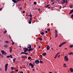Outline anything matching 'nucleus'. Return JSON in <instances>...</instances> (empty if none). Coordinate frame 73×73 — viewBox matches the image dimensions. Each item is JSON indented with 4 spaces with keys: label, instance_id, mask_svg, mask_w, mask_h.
<instances>
[{
    "label": "nucleus",
    "instance_id": "nucleus-10",
    "mask_svg": "<svg viewBox=\"0 0 73 73\" xmlns=\"http://www.w3.org/2000/svg\"><path fill=\"white\" fill-rule=\"evenodd\" d=\"M42 55L43 56H45L46 55V53L45 52H44L42 54Z\"/></svg>",
    "mask_w": 73,
    "mask_h": 73
},
{
    "label": "nucleus",
    "instance_id": "nucleus-49",
    "mask_svg": "<svg viewBox=\"0 0 73 73\" xmlns=\"http://www.w3.org/2000/svg\"><path fill=\"white\" fill-rule=\"evenodd\" d=\"M71 17L72 18H73V14H72L71 16Z\"/></svg>",
    "mask_w": 73,
    "mask_h": 73
},
{
    "label": "nucleus",
    "instance_id": "nucleus-36",
    "mask_svg": "<svg viewBox=\"0 0 73 73\" xmlns=\"http://www.w3.org/2000/svg\"><path fill=\"white\" fill-rule=\"evenodd\" d=\"M31 66L32 68H33L34 67V66L33 64Z\"/></svg>",
    "mask_w": 73,
    "mask_h": 73
},
{
    "label": "nucleus",
    "instance_id": "nucleus-37",
    "mask_svg": "<svg viewBox=\"0 0 73 73\" xmlns=\"http://www.w3.org/2000/svg\"><path fill=\"white\" fill-rule=\"evenodd\" d=\"M10 57L11 58H13V57H12V56L11 55H10Z\"/></svg>",
    "mask_w": 73,
    "mask_h": 73
},
{
    "label": "nucleus",
    "instance_id": "nucleus-11",
    "mask_svg": "<svg viewBox=\"0 0 73 73\" xmlns=\"http://www.w3.org/2000/svg\"><path fill=\"white\" fill-rule=\"evenodd\" d=\"M27 48H32V46L30 44L29 45Z\"/></svg>",
    "mask_w": 73,
    "mask_h": 73
},
{
    "label": "nucleus",
    "instance_id": "nucleus-20",
    "mask_svg": "<svg viewBox=\"0 0 73 73\" xmlns=\"http://www.w3.org/2000/svg\"><path fill=\"white\" fill-rule=\"evenodd\" d=\"M69 46L70 48H72L73 47V45H70Z\"/></svg>",
    "mask_w": 73,
    "mask_h": 73
},
{
    "label": "nucleus",
    "instance_id": "nucleus-28",
    "mask_svg": "<svg viewBox=\"0 0 73 73\" xmlns=\"http://www.w3.org/2000/svg\"><path fill=\"white\" fill-rule=\"evenodd\" d=\"M23 49L24 50H28V48H23Z\"/></svg>",
    "mask_w": 73,
    "mask_h": 73
},
{
    "label": "nucleus",
    "instance_id": "nucleus-1",
    "mask_svg": "<svg viewBox=\"0 0 73 73\" xmlns=\"http://www.w3.org/2000/svg\"><path fill=\"white\" fill-rule=\"evenodd\" d=\"M8 63L6 64L5 65V72H7V69H8Z\"/></svg>",
    "mask_w": 73,
    "mask_h": 73
},
{
    "label": "nucleus",
    "instance_id": "nucleus-47",
    "mask_svg": "<svg viewBox=\"0 0 73 73\" xmlns=\"http://www.w3.org/2000/svg\"><path fill=\"white\" fill-rule=\"evenodd\" d=\"M61 8H62V7L61 6H60V7H59V9H61Z\"/></svg>",
    "mask_w": 73,
    "mask_h": 73
},
{
    "label": "nucleus",
    "instance_id": "nucleus-23",
    "mask_svg": "<svg viewBox=\"0 0 73 73\" xmlns=\"http://www.w3.org/2000/svg\"><path fill=\"white\" fill-rule=\"evenodd\" d=\"M34 4H35V5H36L37 4V2H34Z\"/></svg>",
    "mask_w": 73,
    "mask_h": 73
},
{
    "label": "nucleus",
    "instance_id": "nucleus-16",
    "mask_svg": "<svg viewBox=\"0 0 73 73\" xmlns=\"http://www.w3.org/2000/svg\"><path fill=\"white\" fill-rule=\"evenodd\" d=\"M73 54V52H71V53H68V54L69 55H72Z\"/></svg>",
    "mask_w": 73,
    "mask_h": 73
},
{
    "label": "nucleus",
    "instance_id": "nucleus-8",
    "mask_svg": "<svg viewBox=\"0 0 73 73\" xmlns=\"http://www.w3.org/2000/svg\"><path fill=\"white\" fill-rule=\"evenodd\" d=\"M46 48L47 50H49V49H50V47L49 46H47Z\"/></svg>",
    "mask_w": 73,
    "mask_h": 73
},
{
    "label": "nucleus",
    "instance_id": "nucleus-35",
    "mask_svg": "<svg viewBox=\"0 0 73 73\" xmlns=\"http://www.w3.org/2000/svg\"><path fill=\"white\" fill-rule=\"evenodd\" d=\"M31 15H30V17H31V18H32V15H31Z\"/></svg>",
    "mask_w": 73,
    "mask_h": 73
},
{
    "label": "nucleus",
    "instance_id": "nucleus-33",
    "mask_svg": "<svg viewBox=\"0 0 73 73\" xmlns=\"http://www.w3.org/2000/svg\"><path fill=\"white\" fill-rule=\"evenodd\" d=\"M4 46V47H5V48H7V45H5Z\"/></svg>",
    "mask_w": 73,
    "mask_h": 73
},
{
    "label": "nucleus",
    "instance_id": "nucleus-19",
    "mask_svg": "<svg viewBox=\"0 0 73 73\" xmlns=\"http://www.w3.org/2000/svg\"><path fill=\"white\" fill-rule=\"evenodd\" d=\"M60 52H58L56 55L57 56H58V55L59 54H60Z\"/></svg>",
    "mask_w": 73,
    "mask_h": 73
},
{
    "label": "nucleus",
    "instance_id": "nucleus-56",
    "mask_svg": "<svg viewBox=\"0 0 73 73\" xmlns=\"http://www.w3.org/2000/svg\"><path fill=\"white\" fill-rule=\"evenodd\" d=\"M45 33H48V31H45Z\"/></svg>",
    "mask_w": 73,
    "mask_h": 73
},
{
    "label": "nucleus",
    "instance_id": "nucleus-40",
    "mask_svg": "<svg viewBox=\"0 0 73 73\" xmlns=\"http://www.w3.org/2000/svg\"><path fill=\"white\" fill-rule=\"evenodd\" d=\"M47 31H48V32H49V31H50V29H47Z\"/></svg>",
    "mask_w": 73,
    "mask_h": 73
},
{
    "label": "nucleus",
    "instance_id": "nucleus-25",
    "mask_svg": "<svg viewBox=\"0 0 73 73\" xmlns=\"http://www.w3.org/2000/svg\"><path fill=\"white\" fill-rule=\"evenodd\" d=\"M12 49L11 48V49H10V53L12 52Z\"/></svg>",
    "mask_w": 73,
    "mask_h": 73
},
{
    "label": "nucleus",
    "instance_id": "nucleus-42",
    "mask_svg": "<svg viewBox=\"0 0 73 73\" xmlns=\"http://www.w3.org/2000/svg\"><path fill=\"white\" fill-rule=\"evenodd\" d=\"M25 52H22L21 53V54H24Z\"/></svg>",
    "mask_w": 73,
    "mask_h": 73
},
{
    "label": "nucleus",
    "instance_id": "nucleus-48",
    "mask_svg": "<svg viewBox=\"0 0 73 73\" xmlns=\"http://www.w3.org/2000/svg\"><path fill=\"white\" fill-rule=\"evenodd\" d=\"M45 7L46 8H47L48 7V6L47 5H46L45 6Z\"/></svg>",
    "mask_w": 73,
    "mask_h": 73
},
{
    "label": "nucleus",
    "instance_id": "nucleus-51",
    "mask_svg": "<svg viewBox=\"0 0 73 73\" xmlns=\"http://www.w3.org/2000/svg\"><path fill=\"white\" fill-rule=\"evenodd\" d=\"M20 10H22V7H20Z\"/></svg>",
    "mask_w": 73,
    "mask_h": 73
},
{
    "label": "nucleus",
    "instance_id": "nucleus-18",
    "mask_svg": "<svg viewBox=\"0 0 73 73\" xmlns=\"http://www.w3.org/2000/svg\"><path fill=\"white\" fill-rule=\"evenodd\" d=\"M55 34H57V30H55Z\"/></svg>",
    "mask_w": 73,
    "mask_h": 73
},
{
    "label": "nucleus",
    "instance_id": "nucleus-63",
    "mask_svg": "<svg viewBox=\"0 0 73 73\" xmlns=\"http://www.w3.org/2000/svg\"><path fill=\"white\" fill-rule=\"evenodd\" d=\"M0 70H1V68L0 67Z\"/></svg>",
    "mask_w": 73,
    "mask_h": 73
},
{
    "label": "nucleus",
    "instance_id": "nucleus-6",
    "mask_svg": "<svg viewBox=\"0 0 73 73\" xmlns=\"http://www.w3.org/2000/svg\"><path fill=\"white\" fill-rule=\"evenodd\" d=\"M12 1L13 2V3H17L18 1H19L18 0H12Z\"/></svg>",
    "mask_w": 73,
    "mask_h": 73
},
{
    "label": "nucleus",
    "instance_id": "nucleus-7",
    "mask_svg": "<svg viewBox=\"0 0 73 73\" xmlns=\"http://www.w3.org/2000/svg\"><path fill=\"white\" fill-rule=\"evenodd\" d=\"M61 3L62 4H64V3H65V0H62Z\"/></svg>",
    "mask_w": 73,
    "mask_h": 73
},
{
    "label": "nucleus",
    "instance_id": "nucleus-57",
    "mask_svg": "<svg viewBox=\"0 0 73 73\" xmlns=\"http://www.w3.org/2000/svg\"><path fill=\"white\" fill-rule=\"evenodd\" d=\"M60 57V55H59V56H58V58H59V57Z\"/></svg>",
    "mask_w": 73,
    "mask_h": 73
},
{
    "label": "nucleus",
    "instance_id": "nucleus-30",
    "mask_svg": "<svg viewBox=\"0 0 73 73\" xmlns=\"http://www.w3.org/2000/svg\"><path fill=\"white\" fill-rule=\"evenodd\" d=\"M55 38H56L57 37V36H58V35H57V34H55Z\"/></svg>",
    "mask_w": 73,
    "mask_h": 73
},
{
    "label": "nucleus",
    "instance_id": "nucleus-26",
    "mask_svg": "<svg viewBox=\"0 0 73 73\" xmlns=\"http://www.w3.org/2000/svg\"><path fill=\"white\" fill-rule=\"evenodd\" d=\"M29 65H30V66H31L33 64H32V63H30L29 64Z\"/></svg>",
    "mask_w": 73,
    "mask_h": 73
},
{
    "label": "nucleus",
    "instance_id": "nucleus-59",
    "mask_svg": "<svg viewBox=\"0 0 73 73\" xmlns=\"http://www.w3.org/2000/svg\"><path fill=\"white\" fill-rule=\"evenodd\" d=\"M34 70H35V69H33V71H34Z\"/></svg>",
    "mask_w": 73,
    "mask_h": 73
},
{
    "label": "nucleus",
    "instance_id": "nucleus-21",
    "mask_svg": "<svg viewBox=\"0 0 73 73\" xmlns=\"http://www.w3.org/2000/svg\"><path fill=\"white\" fill-rule=\"evenodd\" d=\"M5 42L6 43H7V44H8V43H9V41H5Z\"/></svg>",
    "mask_w": 73,
    "mask_h": 73
},
{
    "label": "nucleus",
    "instance_id": "nucleus-17",
    "mask_svg": "<svg viewBox=\"0 0 73 73\" xmlns=\"http://www.w3.org/2000/svg\"><path fill=\"white\" fill-rule=\"evenodd\" d=\"M16 60V58H14V59L13 60V62L14 63V62H15V61Z\"/></svg>",
    "mask_w": 73,
    "mask_h": 73
},
{
    "label": "nucleus",
    "instance_id": "nucleus-45",
    "mask_svg": "<svg viewBox=\"0 0 73 73\" xmlns=\"http://www.w3.org/2000/svg\"><path fill=\"white\" fill-rule=\"evenodd\" d=\"M7 58H9L10 57V56H7Z\"/></svg>",
    "mask_w": 73,
    "mask_h": 73
},
{
    "label": "nucleus",
    "instance_id": "nucleus-53",
    "mask_svg": "<svg viewBox=\"0 0 73 73\" xmlns=\"http://www.w3.org/2000/svg\"><path fill=\"white\" fill-rule=\"evenodd\" d=\"M38 11H40V9H38Z\"/></svg>",
    "mask_w": 73,
    "mask_h": 73
},
{
    "label": "nucleus",
    "instance_id": "nucleus-62",
    "mask_svg": "<svg viewBox=\"0 0 73 73\" xmlns=\"http://www.w3.org/2000/svg\"><path fill=\"white\" fill-rule=\"evenodd\" d=\"M20 73H23V72L21 71V72H20Z\"/></svg>",
    "mask_w": 73,
    "mask_h": 73
},
{
    "label": "nucleus",
    "instance_id": "nucleus-9",
    "mask_svg": "<svg viewBox=\"0 0 73 73\" xmlns=\"http://www.w3.org/2000/svg\"><path fill=\"white\" fill-rule=\"evenodd\" d=\"M33 49H34V48H30V49H29L28 50V51H31V50H33Z\"/></svg>",
    "mask_w": 73,
    "mask_h": 73
},
{
    "label": "nucleus",
    "instance_id": "nucleus-52",
    "mask_svg": "<svg viewBox=\"0 0 73 73\" xmlns=\"http://www.w3.org/2000/svg\"><path fill=\"white\" fill-rule=\"evenodd\" d=\"M16 72H18V71H19V70H15Z\"/></svg>",
    "mask_w": 73,
    "mask_h": 73
},
{
    "label": "nucleus",
    "instance_id": "nucleus-64",
    "mask_svg": "<svg viewBox=\"0 0 73 73\" xmlns=\"http://www.w3.org/2000/svg\"><path fill=\"white\" fill-rule=\"evenodd\" d=\"M49 73H52V72H50Z\"/></svg>",
    "mask_w": 73,
    "mask_h": 73
},
{
    "label": "nucleus",
    "instance_id": "nucleus-12",
    "mask_svg": "<svg viewBox=\"0 0 73 73\" xmlns=\"http://www.w3.org/2000/svg\"><path fill=\"white\" fill-rule=\"evenodd\" d=\"M53 3L52 4V5L54 4V0H50Z\"/></svg>",
    "mask_w": 73,
    "mask_h": 73
},
{
    "label": "nucleus",
    "instance_id": "nucleus-38",
    "mask_svg": "<svg viewBox=\"0 0 73 73\" xmlns=\"http://www.w3.org/2000/svg\"><path fill=\"white\" fill-rule=\"evenodd\" d=\"M15 44V43L13 42L12 43V45H14Z\"/></svg>",
    "mask_w": 73,
    "mask_h": 73
},
{
    "label": "nucleus",
    "instance_id": "nucleus-60",
    "mask_svg": "<svg viewBox=\"0 0 73 73\" xmlns=\"http://www.w3.org/2000/svg\"><path fill=\"white\" fill-rule=\"evenodd\" d=\"M1 10H2V8H0V11H1Z\"/></svg>",
    "mask_w": 73,
    "mask_h": 73
},
{
    "label": "nucleus",
    "instance_id": "nucleus-3",
    "mask_svg": "<svg viewBox=\"0 0 73 73\" xmlns=\"http://www.w3.org/2000/svg\"><path fill=\"white\" fill-rule=\"evenodd\" d=\"M66 42H62V43H61V44H60L59 45V47H61V46H62V45H64V44H66Z\"/></svg>",
    "mask_w": 73,
    "mask_h": 73
},
{
    "label": "nucleus",
    "instance_id": "nucleus-41",
    "mask_svg": "<svg viewBox=\"0 0 73 73\" xmlns=\"http://www.w3.org/2000/svg\"><path fill=\"white\" fill-rule=\"evenodd\" d=\"M24 54H26V55H28V54L27 52H25Z\"/></svg>",
    "mask_w": 73,
    "mask_h": 73
},
{
    "label": "nucleus",
    "instance_id": "nucleus-14",
    "mask_svg": "<svg viewBox=\"0 0 73 73\" xmlns=\"http://www.w3.org/2000/svg\"><path fill=\"white\" fill-rule=\"evenodd\" d=\"M70 72H73V68H70Z\"/></svg>",
    "mask_w": 73,
    "mask_h": 73
},
{
    "label": "nucleus",
    "instance_id": "nucleus-5",
    "mask_svg": "<svg viewBox=\"0 0 73 73\" xmlns=\"http://www.w3.org/2000/svg\"><path fill=\"white\" fill-rule=\"evenodd\" d=\"M35 62L36 64H39V63H40V62L38 60H36L35 61Z\"/></svg>",
    "mask_w": 73,
    "mask_h": 73
},
{
    "label": "nucleus",
    "instance_id": "nucleus-24",
    "mask_svg": "<svg viewBox=\"0 0 73 73\" xmlns=\"http://www.w3.org/2000/svg\"><path fill=\"white\" fill-rule=\"evenodd\" d=\"M41 35H44V33L42 32L41 33Z\"/></svg>",
    "mask_w": 73,
    "mask_h": 73
},
{
    "label": "nucleus",
    "instance_id": "nucleus-32",
    "mask_svg": "<svg viewBox=\"0 0 73 73\" xmlns=\"http://www.w3.org/2000/svg\"><path fill=\"white\" fill-rule=\"evenodd\" d=\"M29 24H31V21L29 20Z\"/></svg>",
    "mask_w": 73,
    "mask_h": 73
},
{
    "label": "nucleus",
    "instance_id": "nucleus-54",
    "mask_svg": "<svg viewBox=\"0 0 73 73\" xmlns=\"http://www.w3.org/2000/svg\"><path fill=\"white\" fill-rule=\"evenodd\" d=\"M25 11H23V13H25Z\"/></svg>",
    "mask_w": 73,
    "mask_h": 73
},
{
    "label": "nucleus",
    "instance_id": "nucleus-15",
    "mask_svg": "<svg viewBox=\"0 0 73 73\" xmlns=\"http://www.w3.org/2000/svg\"><path fill=\"white\" fill-rule=\"evenodd\" d=\"M63 66H64V67L65 68H66V67H67V66L66 65V64H65V63L63 65Z\"/></svg>",
    "mask_w": 73,
    "mask_h": 73
},
{
    "label": "nucleus",
    "instance_id": "nucleus-4",
    "mask_svg": "<svg viewBox=\"0 0 73 73\" xmlns=\"http://www.w3.org/2000/svg\"><path fill=\"white\" fill-rule=\"evenodd\" d=\"M1 52L3 54H5L6 53V52H5V51L3 50H1Z\"/></svg>",
    "mask_w": 73,
    "mask_h": 73
},
{
    "label": "nucleus",
    "instance_id": "nucleus-39",
    "mask_svg": "<svg viewBox=\"0 0 73 73\" xmlns=\"http://www.w3.org/2000/svg\"><path fill=\"white\" fill-rule=\"evenodd\" d=\"M27 50H25L24 51V52H27Z\"/></svg>",
    "mask_w": 73,
    "mask_h": 73
},
{
    "label": "nucleus",
    "instance_id": "nucleus-58",
    "mask_svg": "<svg viewBox=\"0 0 73 73\" xmlns=\"http://www.w3.org/2000/svg\"><path fill=\"white\" fill-rule=\"evenodd\" d=\"M30 20H31H31H32V18H30Z\"/></svg>",
    "mask_w": 73,
    "mask_h": 73
},
{
    "label": "nucleus",
    "instance_id": "nucleus-22",
    "mask_svg": "<svg viewBox=\"0 0 73 73\" xmlns=\"http://www.w3.org/2000/svg\"><path fill=\"white\" fill-rule=\"evenodd\" d=\"M39 40H42V38H41V37H39Z\"/></svg>",
    "mask_w": 73,
    "mask_h": 73
},
{
    "label": "nucleus",
    "instance_id": "nucleus-2",
    "mask_svg": "<svg viewBox=\"0 0 73 73\" xmlns=\"http://www.w3.org/2000/svg\"><path fill=\"white\" fill-rule=\"evenodd\" d=\"M64 59L65 61H68V60H69V59L66 56H64Z\"/></svg>",
    "mask_w": 73,
    "mask_h": 73
},
{
    "label": "nucleus",
    "instance_id": "nucleus-29",
    "mask_svg": "<svg viewBox=\"0 0 73 73\" xmlns=\"http://www.w3.org/2000/svg\"><path fill=\"white\" fill-rule=\"evenodd\" d=\"M30 59H31V57H29L28 58V60H30Z\"/></svg>",
    "mask_w": 73,
    "mask_h": 73
},
{
    "label": "nucleus",
    "instance_id": "nucleus-50",
    "mask_svg": "<svg viewBox=\"0 0 73 73\" xmlns=\"http://www.w3.org/2000/svg\"><path fill=\"white\" fill-rule=\"evenodd\" d=\"M11 69L12 70H13V69H14V68L13 67H11Z\"/></svg>",
    "mask_w": 73,
    "mask_h": 73
},
{
    "label": "nucleus",
    "instance_id": "nucleus-55",
    "mask_svg": "<svg viewBox=\"0 0 73 73\" xmlns=\"http://www.w3.org/2000/svg\"><path fill=\"white\" fill-rule=\"evenodd\" d=\"M66 4L68 3V1L67 0H66Z\"/></svg>",
    "mask_w": 73,
    "mask_h": 73
},
{
    "label": "nucleus",
    "instance_id": "nucleus-46",
    "mask_svg": "<svg viewBox=\"0 0 73 73\" xmlns=\"http://www.w3.org/2000/svg\"><path fill=\"white\" fill-rule=\"evenodd\" d=\"M40 63H42V61L40 60Z\"/></svg>",
    "mask_w": 73,
    "mask_h": 73
},
{
    "label": "nucleus",
    "instance_id": "nucleus-31",
    "mask_svg": "<svg viewBox=\"0 0 73 73\" xmlns=\"http://www.w3.org/2000/svg\"><path fill=\"white\" fill-rule=\"evenodd\" d=\"M73 7V5H70V8H72V7Z\"/></svg>",
    "mask_w": 73,
    "mask_h": 73
},
{
    "label": "nucleus",
    "instance_id": "nucleus-27",
    "mask_svg": "<svg viewBox=\"0 0 73 73\" xmlns=\"http://www.w3.org/2000/svg\"><path fill=\"white\" fill-rule=\"evenodd\" d=\"M7 33V31L6 30H5L3 33L4 34H5V33Z\"/></svg>",
    "mask_w": 73,
    "mask_h": 73
},
{
    "label": "nucleus",
    "instance_id": "nucleus-13",
    "mask_svg": "<svg viewBox=\"0 0 73 73\" xmlns=\"http://www.w3.org/2000/svg\"><path fill=\"white\" fill-rule=\"evenodd\" d=\"M73 12V9H72L70 12L69 14H71V13H72Z\"/></svg>",
    "mask_w": 73,
    "mask_h": 73
},
{
    "label": "nucleus",
    "instance_id": "nucleus-61",
    "mask_svg": "<svg viewBox=\"0 0 73 73\" xmlns=\"http://www.w3.org/2000/svg\"><path fill=\"white\" fill-rule=\"evenodd\" d=\"M47 5L48 7V6H49V5Z\"/></svg>",
    "mask_w": 73,
    "mask_h": 73
},
{
    "label": "nucleus",
    "instance_id": "nucleus-44",
    "mask_svg": "<svg viewBox=\"0 0 73 73\" xmlns=\"http://www.w3.org/2000/svg\"><path fill=\"white\" fill-rule=\"evenodd\" d=\"M21 58H25V56H22L21 57Z\"/></svg>",
    "mask_w": 73,
    "mask_h": 73
},
{
    "label": "nucleus",
    "instance_id": "nucleus-34",
    "mask_svg": "<svg viewBox=\"0 0 73 73\" xmlns=\"http://www.w3.org/2000/svg\"><path fill=\"white\" fill-rule=\"evenodd\" d=\"M42 55H40L39 56V57H40V58H42Z\"/></svg>",
    "mask_w": 73,
    "mask_h": 73
},
{
    "label": "nucleus",
    "instance_id": "nucleus-43",
    "mask_svg": "<svg viewBox=\"0 0 73 73\" xmlns=\"http://www.w3.org/2000/svg\"><path fill=\"white\" fill-rule=\"evenodd\" d=\"M57 57V56L56 55H55V56L54 57V58H56Z\"/></svg>",
    "mask_w": 73,
    "mask_h": 73
}]
</instances>
